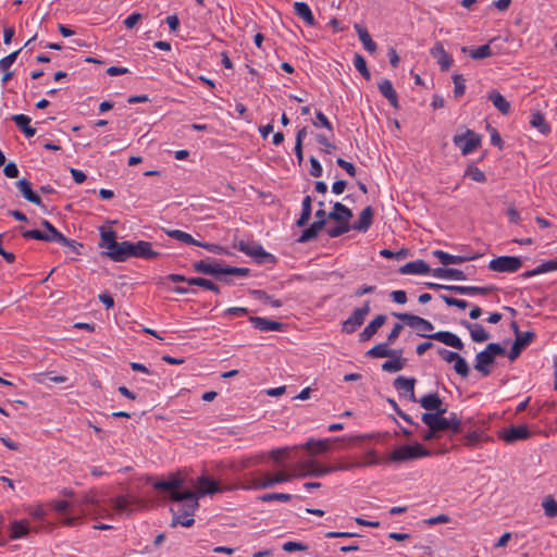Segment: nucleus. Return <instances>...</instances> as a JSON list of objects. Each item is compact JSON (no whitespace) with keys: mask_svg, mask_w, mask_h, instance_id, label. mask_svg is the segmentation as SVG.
Wrapping results in <instances>:
<instances>
[{"mask_svg":"<svg viewBox=\"0 0 557 557\" xmlns=\"http://www.w3.org/2000/svg\"><path fill=\"white\" fill-rule=\"evenodd\" d=\"M188 285L199 286V287L206 288L208 290H211L215 294H220V292H221L220 287L215 283H213L210 280L203 278V277H190L188 280Z\"/></svg>","mask_w":557,"mask_h":557,"instance_id":"49","label":"nucleus"},{"mask_svg":"<svg viewBox=\"0 0 557 557\" xmlns=\"http://www.w3.org/2000/svg\"><path fill=\"white\" fill-rule=\"evenodd\" d=\"M430 54L437 60L441 71L446 72L453 64V58L446 52L441 41H437L430 50Z\"/></svg>","mask_w":557,"mask_h":557,"instance_id":"20","label":"nucleus"},{"mask_svg":"<svg viewBox=\"0 0 557 557\" xmlns=\"http://www.w3.org/2000/svg\"><path fill=\"white\" fill-rule=\"evenodd\" d=\"M496 289L495 286H462L453 285L447 287V290L459 295H487Z\"/></svg>","mask_w":557,"mask_h":557,"instance_id":"23","label":"nucleus"},{"mask_svg":"<svg viewBox=\"0 0 557 557\" xmlns=\"http://www.w3.org/2000/svg\"><path fill=\"white\" fill-rule=\"evenodd\" d=\"M352 218V211L341 202H335L333 211L329 212V219L336 222H347Z\"/></svg>","mask_w":557,"mask_h":557,"instance_id":"35","label":"nucleus"},{"mask_svg":"<svg viewBox=\"0 0 557 557\" xmlns=\"http://www.w3.org/2000/svg\"><path fill=\"white\" fill-rule=\"evenodd\" d=\"M166 234L170 237L177 239L182 243H185L187 245H193V246L200 245V242L195 239L190 234L180 231V230L168 231Z\"/></svg>","mask_w":557,"mask_h":557,"instance_id":"48","label":"nucleus"},{"mask_svg":"<svg viewBox=\"0 0 557 557\" xmlns=\"http://www.w3.org/2000/svg\"><path fill=\"white\" fill-rule=\"evenodd\" d=\"M326 223L315 220L309 227H307L298 237L297 243L305 244L315 239L319 233L325 227Z\"/></svg>","mask_w":557,"mask_h":557,"instance_id":"34","label":"nucleus"},{"mask_svg":"<svg viewBox=\"0 0 557 557\" xmlns=\"http://www.w3.org/2000/svg\"><path fill=\"white\" fill-rule=\"evenodd\" d=\"M46 379H48L50 382H53V383H65L69 380L64 375H53L52 372L35 374V381L39 384H45Z\"/></svg>","mask_w":557,"mask_h":557,"instance_id":"54","label":"nucleus"},{"mask_svg":"<svg viewBox=\"0 0 557 557\" xmlns=\"http://www.w3.org/2000/svg\"><path fill=\"white\" fill-rule=\"evenodd\" d=\"M312 125L314 127H324L331 132L333 131V126H332L331 122L324 115V113L322 111L315 112V120L312 121Z\"/></svg>","mask_w":557,"mask_h":557,"instance_id":"63","label":"nucleus"},{"mask_svg":"<svg viewBox=\"0 0 557 557\" xmlns=\"http://www.w3.org/2000/svg\"><path fill=\"white\" fill-rule=\"evenodd\" d=\"M178 503L180 505L176 510L174 508H171V511L173 512L171 527L175 528L178 524H181L183 527L189 528L194 525L195 519L193 517L199 507L197 494L194 492L193 497L185 498L184 500Z\"/></svg>","mask_w":557,"mask_h":557,"instance_id":"1","label":"nucleus"},{"mask_svg":"<svg viewBox=\"0 0 557 557\" xmlns=\"http://www.w3.org/2000/svg\"><path fill=\"white\" fill-rule=\"evenodd\" d=\"M183 484L184 480L181 476L171 475L168 480L153 483V487L158 491L166 492L171 500L182 502L194 496V491L191 490L180 491Z\"/></svg>","mask_w":557,"mask_h":557,"instance_id":"3","label":"nucleus"},{"mask_svg":"<svg viewBox=\"0 0 557 557\" xmlns=\"http://www.w3.org/2000/svg\"><path fill=\"white\" fill-rule=\"evenodd\" d=\"M274 478L270 473H267L263 478H251L250 481H248V485L243 486V488H270L274 486Z\"/></svg>","mask_w":557,"mask_h":557,"instance_id":"43","label":"nucleus"},{"mask_svg":"<svg viewBox=\"0 0 557 557\" xmlns=\"http://www.w3.org/2000/svg\"><path fill=\"white\" fill-rule=\"evenodd\" d=\"M293 498L290 494L286 493H267L261 496H259V499L264 503H269L272 500H281L284 503L289 502Z\"/></svg>","mask_w":557,"mask_h":557,"instance_id":"55","label":"nucleus"},{"mask_svg":"<svg viewBox=\"0 0 557 557\" xmlns=\"http://www.w3.org/2000/svg\"><path fill=\"white\" fill-rule=\"evenodd\" d=\"M233 247L240 252L251 257L258 264H275L277 262V258L274 255L265 251L263 247L257 242L238 240L233 245Z\"/></svg>","mask_w":557,"mask_h":557,"instance_id":"4","label":"nucleus"},{"mask_svg":"<svg viewBox=\"0 0 557 557\" xmlns=\"http://www.w3.org/2000/svg\"><path fill=\"white\" fill-rule=\"evenodd\" d=\"M387 403H388V405L393 408V410H394V411H395V412H396V413H397V414H398V416H399L404 421H406L407 423L412 424V425H416L417 428H419V423L414 422V421L412 420V418H411L409 414H407L405 411H403V410L399 408V406H398V404L396 403V400H395V399H393V398H387Z\"/></svg>","mask_w":557,"mask_h":557,"instance_id":"58","label":"nucleus"},{"mask_svg":"<svg viewBox=\"0 0 557 557\" xmlns=\"http://www.w3.org/2000/svg\"><path fill=\"white\" fill-rule=\"evenodd\" d=\"M193 269L197 273L212 275L215 278L220 280L222 262L216 260H212L211 262H209L208 260H199L193 263Z\"/></svg>","mask_w":557,"mask_h":557,"instance_id":"19","label":"nucleus"},{"mask_svg":"<svg viewBox=\"0 0 557 557\" xmlns=\"http://www.w3.org/2000/svg\"><path fill=\"white\" fill-rule=\"evenodd\" d=\"M430 265L422 259L408 262L399 268L400 274H429Z\"/></svg>","mask_w":557,"mask_h":557,"instance_id":"30","label":"nucleus"},{"mask_svg":"<svg viewBox=\"0 0 557 557\" xmlns=\"http://www.w3.org/2000/svg\"><path fill=\"white\" fill-rule=\"evenodd\" d=\"M387 318L385 314H377L359 334V341L361 343L370 341L379 331L380 327H382Z\"/></svg>","mask_w":557,"mask_h":557,"instance_id":"22","label":"nucleus"},{"mask_svg":"<svg viewBox=\"0 0 557 557\" xmlns=\"http://www.w3.org/2000/svg\"><path fill=\"white\" fill-rule=\"evenodd\" d=\"M399 352H397L394 356H391L389 360H386L382 363L381 369L384 372L394 373L403 370L407 364V359L403 357V350L398 349Z\"/></svg>","mask_w":557,"mask_h":557,"instance_id":"28","label":"nucleus"},{"mask_svg":"<svg viewBox=\"0 0 557 557\" xmlns=\"http://www.w3.org/2000/svg\"><path fill=\"white\" fill-rule=\"evenodd\" d=\"M40 224L46 230V236H48L49 238L47 239L48 243H58L59 240H65V236L62 233H60L48 220H41Z\"/></svg>","mask_w":557,"mask_h":557,"instance_id":"45","label":"nucleus"},{"mask_svg":"<svg viewBox=\"0 0 557 557\" xmlns=\"http://www.w3.org/2000/svg\"><path fill=\"white\" fill-rule=\"evenodd\" d=\"M345 437H333L324 440L310 438L305 444V448L310 451L311 455L325 454L332 450V442L344 441Z\"/></svg>","mask_w":557,"mask_h":557,"instance_id":"16","label":"nucleus"},{"mask_svg":"<svg viewBox=\"0 0 557 557\" xmlns=\"http://www.w3.org/2000/svg\"><path fill=\"white\" fill-rule=\"evenodd\" d=\"M301 468L306 471L304 475L322 476L335 472V468L332 466L322 467L314 460L305 461Z\"/></svg>","mask_w":557,"mask_h":557,"instance_id":"32","label":"nucleus"},{"mask_svg":"<svg viewBox=\"0 0 557 557\" xmlns=\"http://www.w3.org/2000/svg\"><path fill=\"white\" fill-rule=\"evenodd\" d=\"M461 52L469 53L473 60H481L493 55L490 45H482L478 48L462 47Z\"/></svg>","mask_w":557,"mask_h":557,"instance_id":"42","label":"nucleus"},{"mask_svg":"<svg viewBox=\"0 0 557 557\" xmlns=\"http://www.w3.org/2000/svg\"><path fill=\"white\" fill-rule=\"evenodd\" d=\"M377 87L380 92L388 100L389 104L393 108L398 109V97L396 90L393 87L392 82L387 78H384L377 84Z\"/></svg>","mask_w":557,"mask_h":557,"instance_id":"31","label":"nucleus"},{"mask_svg":"<svg viewBox=\"0 0 557 557\" xmlns=\"http://www.w3.org/2000/svg\"><path fill=\"white\" fill-rule=\"evenodd\" d=\"M10 537L16 540L28 534L29 528L26 521H13L11 523Z\"/></svg>","mask_w":557,"mask_h":557,"instance_id":"47","label":"nucleus"},{"mask_svg":"<svg viewBox=\"0 0 557 557\" xmlns=\"http://www.w3.org/2000/svg\"><path fill=\"white\" fill-rule=\"evenodd\" d=\"M535 336V333L531 331H528L523 334H518L510 348V351L508 352V358L512 361L516 360L520 356L522 349L529 346Z\"/></svg>","mask_w":557,"mask_h":557,"instance_id":"18","label":"nucleus"},{"mask_svg":"<svg viewBox=\"0 0 557 557\" xmlns=\"http://www.w3.org/2000/svg\"><path fill=\"white\" fill-rule=\"evenodd\" d=\"M419 336L428 337V338L441 342V343H443L449 347H453L457 350H462L465 347L462 341L456 334H454L449 331H438L433 334L419 333Z\"/></svg>","mask_w":557,"mask_h":557,"instance_id":"14","label":"nucleus"},{"mask_svg":"<svg viewBox=\"0 0 557 557\" xmlns=\"http://www.w3.org/2000/svg\"><path fill=\"white\" fill-rule=\"evenodd\" d=\"M557 270V259H552L548 261H545L541 263L539 267H536L533 270L525 271L521 274L523 278H529L535 275H540L543 273L552 272Z\"/></svg>","mask_w":557,"mask_h":557,"instance_id":"38","label":"nucleus"},{"mask_svg":"<svg viewBox=\"0 0 557 557\" xmlns=\"http://www.w3.org/2000/svg\"><path fill=\"white\" fill-rule=\"evenodd\" d=\"M312 213V198L310 196H306L302 199L301 203V213L300 216L296 221V225L298 227H304L308 224Z\"/></svg>","mask_w":557,"mask_h":557,"instance_id":"39","label":"nucleus"},{"mask_svg":"<svg viewBox=\"0 0 557 557\" xmlns=\"http://www.w3.org/2000/svg\"><path fill=\"white\" fill-rule=\"evenodd\" d=\"M544 512L549 518L557 517V502L552 496H547L543 502Z\"/></svg>","mask_w":557,"mask_h":557,"instance_id":"59","label":"nucleus"},{"mask_svg":"<svg viewBox=\"0 0 557 557\" xmlns=\"http://www.w3.org/2000/svg\"><path fill=\"white\" fill-rule=\"evenodd\" d=\"M422 422L428 426V430L422 435V440L429 442L438 438L440 432L434 422H431L430 420H422Z\"/></svg>","mask_w":557,"mask_h":557,"instance_id":"61","label":"nucleus"},{"mask_svg":"<svg viewBox=\"0 0 557 557\" xmlns=\"http://www.w3.org/2000/svg\"><path fill=\"white\" fill-rule=\"evenodd\" d=\"M454 369L457 374L462 377H468L470 374V368L466 361V359L461 356L455 361Z\"/></svg>","mask_w":557,"mask_h":557,"instance_id":"62","label":"nucleus"},{"mask_svg":"<svg viewBox=\"0 0 557 557\" xmlns=\"http://www.w3.org/2000/svg\"><path fill=\"white\" fill-rule=\"evenodd\" d=\"M140 502L137 498H129L124 495L116 496L112 499V506L119 513L129 515L134 506H139Z\"/></svg>","mask_w":557,"mask_h":557,"instance_id":"26","label":"nucleus"},{"mask_svg":"<svg viewBox=\"0 0 557 557\" xmlns=\"http://www.w3.org/2000/svg\"><path fill=\"white\" fill-rule=\"evenodd\" d=\"M532 436V432L527 425H517L509 429H503L498 432V437L506 444H515L518 441H525Z\"/></svg>","mask_w":557,"mask_h":557,"instance_id":"11","label":"nucleus"},{"mask_svg":"<svg viewBox=\"0 0 557 557\" xmlns=\"http://www.w3.org/2000/svg\"><path fill=\"white\" fill-rule=\"evenodd\" d=\"M354 65H355L356 70L359 71V73L362 75V77L364 79L370 81L371 73L368 70L366 59L361 54H359V53L355 54Z\"/></svg>","mask_w":557,"mask_h":557,"instance_id":"52","label":"nucleus"},{"mask_svg":"<svg viewBox=\"0 0 557 557\" xmlns=\"http://www.w3.org/2000/svg\"><path fill=\"white\" fill-rule=\"evenodd\" d=\"M21 51H22V49L13 51L12 53L8 54L7 57H4L0 60V71L3 72V75L1 78V83L3 86L7 85L8 82L12 79L14 73L12 71H10V67L16 61L17 55L20 54Z\"/></svg>","mask_w":557,"mask_h":557,"instance_id":"25","label":"nucleus"},{"mask_svg":"<svg viewBox=\"0 0 557 557\" xmlns=\"http://www.w3.org/2000/svg\"><path fill=\"white\" fill-rule=\"evenodd\" d=\"M116 232L113 231V230H106V228H101L100 230V242H99V247L104 249L106 247H108L109 245H113L114 243H116Z\"/></svg>","mask_w":557,"mask_h":557,"instance_id":"51","label":"nucleus"},{"mask_svg":"<svg viewBox=\"0 0 557 557\" xmlns=\"http://www.w3.org/2000/svg\"><path fill=\"white\" fill-rule=\"evenodd\" d=\"M374 211L371 206L366 207L359 214L358 221L351 226V230L367 232L373 223Z\"/></svg>","mask_w":557,"mask_h":557,"instance_id":"27","label":"nucleus"},{"mask_svg":"<svg viewBox=\"0 0 557 557\" xmlns=\"http://www.w3.org/2000/svg\"><path fill=\"white\" fill-rule=\"evenodd\" d=\"M393 315L397 318L398 320L406 323L408 326L418 329L421 331L420 333L431 332L434 330L433 324L419 315L408 313V312H394Z\"/></svg>","mask_w":557,"mask_h":557,"instance_id":"12","label":"nucleus"},{"mask_svg":"<svg viewBox=\"0 0 557 557\" xmlns=\"http://www.w3.org/2000/svg\"><path fill=\"white\" fill-rule=\"evenodd\" d=\"M355 29L357 30L364 49L371 53L375 52L376 44L372 40L368 29L359 24H355Z\"/></svg>","mask_w":557,"mask_h":557,"instance_id":"44","label":"nucleus"},{"mask_svg":"<svg viewBox=\"0 0 557 557\" xmlns=\"http://www.w3.org/2000/svg\"><path fill=\"white\" fill-rule=\"evenodd\" d=\"M420 406L425 409L428 412H433L438 406L443 405V400L438 396L437 393H431L424 395L420 400Z\"/></svg>","mask_w":557,"mask_h":557,"instance_id":"40","label":"nucleus"},{"mask_svg":"<svg viewBox=\"0 0 557 557\" xmlns=\"http://www.w3.org/2000/svg\"><path fill=\"white\" fill-rule=\"evenodd\" d=\"M530 124L544 135L550 133V126L547 124L544 115L539 111L532 113Z\"/></svg>","mask_w":557,"mask_h":557,"instance_id":"46","label":"nucleus"},{"mask_svg":"<svg viewBox=\"0 0 557 557\" xmlns=\"http://www.w3.org/2000/svg\"><path fill=\"white\" fill-rule=\"evenodd\" d=\"M15 186L27 201L44 207L41 198L32 189L29 181L21 178L15 183Z\"/></svg>","mask_w":557,"mask_h":557,"instance_id":"24","label":"nucleus"},{"mask_svg":"<svg viewBox=\"0 0 557 557\" xmlns=\"http://www.w3.org/2000/svg\"><path fill=\"white\" fill-rule=\"evenodd\" d=\"M389 343L386 341L385 343H380L375 346H373L371 349H369L366 352L367 357L370 358H386L396 355L399 352L397 349H391L388 348Z\"/></svg>","mask_w":557,"mask_h":557,"instance_id":"37","label":"nucleus"},{"mask_svg":"<svg viewBox=\"0 0 557 557\" xmlns=\"http://www.w3.org/2000/svg\"><path fill=\"white\" fill-rule=\"evenodd\" d=\"M421 420H430L434 422L438 432L450 431L453 434L462 432V422L456 412H451L449 417L437 418V414H422Z\"/></svg>","mask_w":557,"mask_h":557,"instance_id":"6","label":"nucleus"},{"mask_svg":"<svg viewBox=\"0 0 557 557\" xmlns=\"http://www.w3.org/2000/svg\"><path fill=\"white\" fill-rule=\"evenodd\" d=\"M417 380L414 377H406L399 375L393 382V386L398 391L399 396L416 403L414 385Z\"/></svg>","mask_w":557,"mask_h":557,"instance_id":"13","label":"nucleus"},{"mask_svg":"<svg viewBox=\"0 0 557 557\" xmlns=\"http://www.w3.org/2000/svg\"><path fill=\"white\" fill-rule=\"evenodd\" d=\"M370 311V300H367L361 307L356 308L348 319L342 323V332L345 334L356 332L364 323Z\"/></svg>","mask_w":557,"mask_h":557,"instance_id":"8","label":"nucleus"},{"mask_svg":"<svg viewBox=\"0 0 557 557\" xmlns=\"http://www.w3.org/2000/svg\"><path fill=\"white\" fill-rule=\"evenodd\" d=\"M433 255L440 260L443 265L461 264L463 262L475 259V256H454L443 250H434Z\"/></svg>","mask_w":557,"mask_h":557,"instance_id":"29","label":"nucleus"},{"mask_svg":"<svg viewBox=\"0 0 557 557\" xmlns=\"http://www.w3.org/2000/svg\"><path fill=\"white\" fill-rule=\"evenodd\" d=\"M465 176L470 177L472 181L478 183H485L486 176L483 171H481L478 166L470 164L467 166L465 171Z\"/></svg>","mask_w":557,"mask_h":557,"instance_id":"53","label":"nucleus"},{"mask_svg":"<svg viewBox=\"0 0 557 557\" xmlns=\"http://www.w3.org/2000/svg\"><path fill=\"white\" fill-rule=\"evenodd\" d=\"M127 252L128 259L134 257L152 260L161 256L160 252L152 249V244L146 240H138L136 243L127 242Z\"/></svg>","mask_w":557,"mask_h":557,"instance_id":"10","label":"nucleus"},{"mask_svg":"<svg viewBox=\"0 0 557 557\" xmlns=\"http://www.w3.org/2000/svg\"><path fill=\"white\" fill-rule=\"evenodd\" d=\"M461 325L470 331L471 339L475 343H483L490 338V334L485 331L482 324L470 323L462 320Z\"/></svg>","mask_w":557,"mask_h":557,"instance_id":"33","label":"nucleus"},{"mask_svg":"<svg viewBox=\"0 0 557 557\" xmlns=\"http://www.w3.org/2000/svg\"><path fill=\"white\" fill-rule=\"evenodd\" d=\"M522 267V260L516 256H502L490 261L488 269L499 273H513Z\"/></svg>","mask_w":557,"mask_h":557,"instance_id":"9","label":"nucleus"},{"mask_svg":"<svg viewBox=\"0 0 557 557\" xmlns=\"http://www.w3.org/2000/svg\"><path fill=\"white\" fill-rule=\"evenodd\" d=\"M250 270L248 268H237L232 265H225L222 263L221 275H238V276H247L249 275Z\"/></svg>","mask_w":557,"mask_h":557,"instance_id":"56","label":"nucleus"},{"mask_svg":"<svg viewBox=\"0 0 557 557\" xmlns=\"http://www.w3.org/2000/svg\"><path fill=\"white\" fill-rule=\"evenodd\" d=\"M250 294L256 299L262 300L263 302H270V305L274 308H280L283 306V302L280 299H273L272 296L268 295L263 289H251Z\"/></svg>","mask_w":557,"mask_h":557,"instance_id":"50","label":"nucleus"},{"mask_svg":"<svg viewBox=\"0 0 557 557\" xmlns=\"http://www.w3.org/2000/svg\"><path fill=\"white\" fill-rule=\"evenodd\" d=\"M431 451L422 444L416 443L413 445H401L395 448L389 455L392 462H407L422 457H428Z\"/></svg>","mask_w":557,"mask_h":557,"instance_id":"5","label":"nucleus"},{"mask_svg":"<svg viewBox=\"0 0 557 557\" xmlns=\"http://www.w3.org/2000/svg\"><path fill=\"white\" fill-rule=\"evenodd\" d=\"M506 349L499 343H490L484 350L475 356L474 369L483 376H488L492 372L491 366L494 364L497 356H504Z\"/></svg>","mask_w":557,"mask_h":557,"instance_id":"2","label":"nucleus"},{"mask_svg":"<svg viewBox=\"0 0 557 557\" xmlns=\"http://www.w3.org/2000/svg\"><path fill=\"white\" fill-rule=\"evenodd\" d=\"M249 321L255 329L262 332L283 331L285 329L284 323L269 320L262 317H249Z\"/></svg>","mask_w":557,"mask_h":557,"instance_id":"21","label":"nucleus"},{"mask_svg":"<svg viewBox=\"0 0 557 557\" xmlns=\"http://www.w3.org/2000/svg\"><path fill=\"white\" fill-rule=\"evenodd\" d=\"M481 141L482 136L469 128H467L465 133L456 134L453 137L454 145L460 148L462 156H468L478 149Z\"/></svg>","mask_w":557,"mask_h":557,"instance_id":"7","label":"nucleus"},{"mask_svg":"<svg viewBox=\"0 0 557 557\" xmlns=\"http://www.w3.org/2000/svg\"><path fill=\"white\" fill-rule=\"evenodd\" d=\"M339 223L341 224H338L334 227H331L326 231L327 235L331 238L339 237L341 235H343L351 230V226L349 223H347V222H339Z\"/></svg>","mask_w":557,"mask_h":557,"instance_id":"60","label":"nucleus"},{"mask_svg":"<svg viewBox=\"0 0 557 557\" xmlns=\"http://www.w3.org/2000/svg\"><path fill=\"white\" fill-rule=\"evenodd\" d=\"M100 255L114 262H125L128 259L127 240L116 242L106 247Z\"/></svg>","mask_w":557,"mask_h":557,"instance_id":"15","label":"nucleus"},{"mask_svg":"<svg viewBox=\"0 0 557 557\" xmlns=\"http://www.w3.org/2000/svg\"><path fill=\"white\" fill-rule=\"evenodd\" d=\"M482 440V434L478 431L468 432L465 435V445L473 448L476 447Z\"/></svg>","mask_w":557,"mask_h":557,"instance_id":"64","label":"nucleus"},{"mask_svg":"<svg viewBox=\"0 0 557 557\" xmlns=\"http://www.w3.org/2000/svg\"><path fill=\"white\" fill-rule=\"evenodd\" d=\"M294 12L295 14L301 18L307 25L314 26L315 20L312 14L310 7L306 2L297 1L294 3Z\"/></svg>","mask_w":557,"mask_h":557,"instance_id":"36","label":"nucleus"},{"mask_svg":"<svg viewBox=\"0 0 557 557\" xmlns=\"http://www.w3.org/2000/svg\"><path fill=\"white\" fill-rule=\"evenodd\" d=\"M225 488L221 487L219 482L210 476L202 475L198 479V490L195 491L197 499L206 495H212L215 493L223 492Z\"/></svg>","mask_w":557,"mask_h":557,"instance_id":"17","label":"nucleus"},{"mask_svg":"<svg viewBox=\"0 0 557 557\" xmlns=\"http://www.w3.org/2000/svg\"><path fill=\"white\" fill-rule=\"evenodd\" d=\"M453 82L455 85L454 96H455V98H460L461 96L465 95V91H466V85H465L466 79L463 78V76L461 74H454Z\"/></svg>","mask_w":557,"mask_h":557,"instance_id":"57","label":"nucleus"},{"mask_svg":"<svg viewBox=\"0 0 557 557\" xmlns=\"http://www.w3.org/2000/svg\"><path fill=\"white\" fill-rule=\"evenodd\" d=\"M488 100L492 101L494 107L503 114H508L510 111V103L497 90H492L488 94Z\"/></svg>","mask_w":557,"mask_h":557,"instance_id":"41","label":"nucleus"}]
</instances>
